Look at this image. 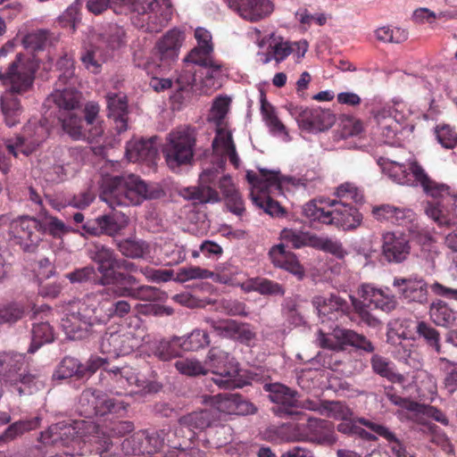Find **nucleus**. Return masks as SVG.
Instances as JSON below:
<instances>
[{"instance_id": "0e129e2a", "label": "nucleus", "mask_w": 457, "mask_h": 457, "mask_svg": "<svg viewBox=\"0 0 457 457\" xmlns=\"http://www.w3.org/2000/svg\"><path fill=\"white\" fill-rule=\"evenodd\" d=\"M176 369L184 375L195 377L199 375H206L209 371L201 361L195 359H185L177 361Z\"/></svg>"}, {"instance_id": "4d7b16f0", "label": "nucleus", "mask_w": 457, "mask_h": 457, "mask_svg": "<svg viewBox=\"0 0 457 457\" xmlns=\"http://www.w3.org/2000/svg\"><path fill=\"white\" fill-rule=\"evenodd\" d=\"M230 99L228 97H218L214 100L211 108L208 120L213 121L219 129L225 130L221 126L228 113Z\"/></svg>"}, {"instance_id": "aec40b11", "label": "nucleus", "mask_w": 457, "mask_h": 457, "mask_svg": "<svg viewBox=\"0 0 457 457\" xmlns=\"http://www.w3.org/2000/svg\"><path fill=\"white\" fill-rule=\"evenodd\" d=\"M136 346V339L130 333L105 332L100 341L101 352L112 357L129 354Z\"/></svg>"}, {"instance_id": "c9c22d12", "label": "nucleus", "mask_w": 457, "mask_h": 457, "mask_svg": "<svg viewBox=\"0 0 457 457\" xmlns=\"http://www.w3.org/2000/svg\"><path fill=\"white\" fill-rule=\"evenodd\" d=\"M336 337L342 340L344 351L347 346H352L358 351H362L367 353H372L375 351L374 345L368 337L353 329L345 328V330H337Z\"/></svg>"}, {"instance_id": "09e8293b", "label": "nucleus", "mask_w": 457, "mask_h": 457, "mask_svg": "<svg viewBox=\"0 0 457 457\" xmlns=\"http://www.w3.org/2000/svg\"><path fill=\"white\" fill-rule=\"evenodd\" d=\"M370 364L372 370L380 377L385 378L393 383L402 382L403 378V376L394 370L391 361L386 358L378 354H374L370 359Z\"/></svg>"}, {"instance_id": "7ed1b4c3", "label": "nucleus", "mask_w": 457, "mask_h": 457, "mask_svg": "<svg viewBox=\"0 0 457 457\" xmlns=\"http://www.w3.org/2000/svg\"><path fill=\"white\" fill-rule=\"evenodd\" d=\"M90 298L72 305L71 311L62 320V327L66 336L71 340H81L96 331V327L104 325L99 305L89 303Z\"/></svg>"}, {"instance_id": "a18cd8bd", "label": "nucleus", "mask_w": 457, "mask_h": 457, "mask_svg": "<svg viewBox=\"0 0 457 457\" xmlns=\"http://www.w3.org/2000/svg\"><path fill=\"white\" fill-rule=\"evenodd\" d=\"M104 371L115 388L125 389L137 381L135 372L129 366L112 367Z\"/></svg>"}, {"instance_id": "c85d7f7f", "label": "nucleus", "mask_w": 457, "mask_h": 457, "mask_svg": "<svg viewBox=\"0 0 457 457\" xmlns=\"http://www.w3.org/2000/svg\"><path fill=\"white\" fill-rule=\"evenodd\" d=\"M179 195L194 204H215L221 201L217 190L209 185L200 183L197 187H185L178 190Z\"/></svg>"}, {"instance_id": "f704fd0d", "label": "nucleus", "mask_w": 457, "mask_h": 457, "mask_svg": "<svg viewBox=\"0 0 457 457\" xmlns=\"http://www.w3.org/2000/svg\"><path fill=\"white\" fill-rule=\"evenodd\" d=\"M412 162H416L415 160L410 161L408 164L403 162L393 161V160H384L381 163L383 171L388 175L395 182L400 185H407L413 186L415 185V179H412V176L408 171L410 170V163Z\"/></svg>"}, {"instance_id": "cd10ccee", "label": "nucleus", "mask_w": 457, "mask_h": 457, "mask_svg": "<svg viewBox=\"0 0 457 457\" xmlns=\"http://www.w3.org/2000/svg\"><path fill=\"white\" fill-rule=\"evenodd\" d=\"M108 117L112 119L117 132L122 133L128 129V103L125 96L115 93L106 96Z\"/></svg>"}, {"instance_id": "a211bd4d", "label": "nucleus", "mask_w": 457, "mask_h": 457, "mask_svg": "<svg viewBox=\"0 0 457 457\" xmlns=\"http://www.w3.org/2000/svg\"><path fill=\"white\" fill-rule=\"evenodd\" d=\"M411 253L409 239L402 233L386 232L382 236V255L388 262L401 263Z\"/></svg>"}, {"instance_id": "680f3d73", "label": "nucleus", "mask_w": 457, "mask_h": 457, "mask_svg": "<svg viewBox=\"0 0 457 457\" xmlns=\"http://www.w3.org/2000/svg\"><path fill=\"white\" fill-rule=\"evenodd\" d=\"M204 321L221 337L233 339L237 321L234 320H213L205 318Z\"/></svg>"}, {"instance_id": "58836bf2", "label": "nucleus", "mask_w": 457, "mask_h": 457, "mask_svg": "<svg viewBox=\"0 0 457 457\" xmlns=\"http://www.w3.org/2000/svg\"><path fill=\"white\" fill-rule=\"evenodd\" d=\"M0 109L4 123L12 128L21 123L23 108L20 100L13 96H5L0 100Z\"/></svg>"}, {"instance_id": "72a5a7b5", "label": "nucleus", "mask_w": 457, "mask_h": 457, "mask_svg": "<svg viewBox=\"0 0 457 457\" xmlns=\"http://www.w3.org/2000/svg\"><path fill=\"white\" fill-rule=\"evenodd\" d=\"M239 372V363L233 357L228 363L221 366L220 370H215L212 372L215 375L212 380L220 388L231 389L239 387L240 384L237 381Z\"/></svg>"}, {"instance_id": "2eb2a0df", "label": "nucleus", "mask_w": 457, "mask_h": 457, "mask_svg": "<svg viewBox=\"0 0 457 457\" xmlns=\"http://www.w3.org/2000/svg\"><path fill=\"white\" fill-rule=\"evenodd\" d=\"M393 286L408 303L426 304L428 302V283L422 277L411 275L408 278H395Z\"/></svg>"}, {"instance_id": "f3484780", "label": "nucleus", "mask_w": 457, "mask_h": 457, "mask_svg": "<svg viewBox=\"0 0 457 457\" xmlns=\"http://www.w3.org/2000/svg\"><path fill=\"white\" fill-rule=\"evenodd\" d=\"M83 426V420H62L42 432L40 440L44 444L62 442L63 445H67L82 436Z\"/></svg>"}, {"instance_id": "6e6552de", "label": "nucleus", "mask_w": 457, "mask_h": 457, "mask_svg": "<svg viewBox=\"0 0 457 457\" xmlns=\"http://www.w3.org/2000/svg\"><path fill=\"white\" fill-rule=\"evenodd\" d=\"M88 256L98 264L97 271L100 277L96 279V285L114 287L122 278H126V272L115 270L118 256L112 248L100 243H94L88 249Z\"/></svg>"}, {"instance_id": "f257e3e1", "label": "nucleus", "mask_w": 457, "mask_h": 457, "mask_svg": "<svg viewBox=\"0 0 457 457\" xmlns=\"http://www.w3.org/2000/svg\"><path fill=\"white\" fill-rule=\"evenodd\" d=\"M165 195L159 184H147L135 174H127L106 179L100 198L114 209L117 206L139 205L144 201L161 199Z\"/></svg>"}, {"instance_id": "2f4dec72", "label": "nucleus", "mask_w": 457, "mask_h": 457, "mask_svg": "<svg viewBox=\"0 0 457 457\" xmlns=\"http://www.w3.org/2000/svg\"><path fill=\"white\" fill-rule=\"evenodd\" d=\"M23 136H17L8 141L21 150V153L28 155L29 151L22 148L28 141L32 145H39L46 137V129L41 124L29 123L23 129Z\"/></svg>"}, {"instance_id": "f8f14e48", "label": "nucleus", "mask_w": 457, "mask_h": 457, "mask_svg": "<svg viewBox=\"0 0 457 457\" xmlns=\"http://www.w3.org/2000/svg\"><path fill=\"white\" fill-rule=\"evenodd\" d=\"M126 278H122L116 286L109 287L106 292L113 294L115 296H129L133 299L147 302H155L162 299V292L151 286H137V278L127 273Z\"/></svg>"}, {"instance_id": "79ce46f5", "label": "nucleus", "mask_w": 457, "mask_h": 457, "mask_svg": "<svg viewBox=\"0 0 457 457\" xmlns=\"http://www.w3.org/2000/svg\"><path fill=\"white\" fill-rule=\"evenodd\" d=\"M195 37L197 41V46L194 47L186 58V61H191L197 58L212 55L213 46L212 43L211 33L204 28H197L195 30Z\"/></svg>"}, {"instance_id": "de8ad7c7", "label": "nucleus", "mask_w": 457, "mask_h": 457, "mask_svg": "<svg viewBox=\"0 0 457 457\" xmlns=\"http://www.w3.org/2000/svg\"><path fill=\"white\" fill-rule=\"evenodd\" d=\"M117 248L123 256L131 259L144 258L149 253V245L145 241L131 238L120 240Z\"/></svg>"}, {"instance_id": "603ef678", "label": "nucleus", "mask_w": 457, "mask_h": 457, "mask_svg": "<svg viewBox=\"0 0 457 457\" xmlns=\"http://www.w3.org/2000/svg\"><path fill=\"white\" fill-rule=\"evenodd\" d=\"M281 239L287 244H290L294 248H301L305 245H313L315 236L303 233L298 230L284 228L280 234Z\"/></svg>"}, {"instance_id": "3c124183", "label": "nucleus", "mask_w": 457, "mask_h": 457, "mask_svg": "<svg viewBox=\"0 0 457 457\" xmlns=\"http://www.w3.org/2000/svg\"><path fill=\"white\" fill-rule=\"evenodd\" d=\"M415 331L419 338H421L428 346L437 353H441L440 334L434 327L425 321H419Z\"/></svg>"}, {"instance_id": "20e7f679", "label": "nucleus", "mask_w": 457, "mask_h": 457, "mask_svg": "<svg viewBox=\"0 0 457 457\" xmlns=\"http://www.w3.org/2000/svg\"><path fill=\"white\" fill-rule=\"evenodd\" d=\"M358 295L362 300L349 295L353 308L361 320L372 328L378 326L380 321L369 311L370 305H374L375 309L390 312L398 304L395 295L388 294L383 289L377 288L370 284H362L358 288Z\"/></svg>"}, {"instance_id": "bb28decb", "label": "nucleus", "mask_w": 457, "mask_h": 457, "mask_svg": "<svg viewBox=\"0 0 457 457\" xmlns=\"http://www.w3.org/2000/svg\"><path fill=\"white\" fill-rule=\"evenodd\" d=\"M157 139V137H152L129 141L126 148L127 158L133 162H153L158 154Z\"/></svg>"}, {"instance_id": "6ab92c4d", "label": "nucleus", "mask_w": 457, "mask_h": 457, "mask_svg": "<svg viewBox=\"0 0 457 457\" xmlns=\"http://www.w3.org/2000/svg\"><path fill=\"white\" fill-rule=\"evenodd\" d=\"M304 428V432L301 434L300 440L321 445H332L337 441L333 424L328 420L309 418Z\"/></svg>"}, {"instance_id": "9b49d317", "label": "nucleus", "mask_w": 457, "mask_h": 457, "mask_svg": "<svg viewBox=\"0 0 457 457\" xmlns=\"http://www.w3.org/2000/svg\"><path fill=\"white\" fill-rule=\"evenodd\" d=\"M0 80L10 86L12 93L23 94L32 87L34 71L23 62V54H18L4 71L0 70Z\"/></svg>"}, {"instance_id": "13d9d810", "label": "nucleus", "mask_w": 457, "mask_h": 457, "mask_svg": "<svg viewBox=\"0 0 457 457\" xmlns=\"http://www.w3.org/2000/svg\"><path fill=\"white\" fill-rule=\"evenodd\" d=\"M48 41V31L37 29L28 33L22 38V46L30 52L40 51L45 48Z\"/></svg>"}, {"instance_id": "4be33fe9", "label": "nucleus", "mask_w": 457, "mask_h": 457, "mask_svg": "<svg viewBox=\"0 0 457 457\" xmlns=\"http://www.w3.org/2000/svg\"><path fill=\"white\" fill-rule=\"evenodd\" d=\"M81 93L74 87H58L46 99L45 105L58 110V114L73 112L80 108Z\"/></svg>"}, {"instance_id": "5701e85b", "label": "nucleus", "mask_w": 457, "mask_h": 457, "mask_svg": "<svg viewBox=\"0 0 457 457\" xmlns=\"http://www.w3.org/2000/svg\"><path fill=\"white\" fill-rule=\"evenodd\" d=\"M410 170L415 181L421 186L426 195L438 201L451 199L450 187L430 179L418 162H411Z\"/></svg>"}, {"instance_id": "ea45409f", "label": "nucleus", "mask_w": 457, "mask_h": 457, "mask_svg": "<svg viewBox=\"0 0 457 457\" xmlns=\"http://www.w3.org/2000/svg\"><path fill=\"white\" fill-rule=\"evenodd\" d=\"M212 147L215 152L223 156H228L230 162L238 167L239 158L236 151V146L229 131L219 129L218 135L213 139Z\"/></svg>"}, {"instance_id": "7c9ffc66", "label": "nucleus", "mask_w": 457, "mask_h": 457, "mask_svg": "<svg viewBox=\"0 0 457 457\" xmlns=\"http://www.w3.org/2000/svg\"><path fill=\"white\" fill-rule=\"evenodd\" d=\"M217 418L218 412L215 409H204L182 416L179 422L182 428H188L189 430H204L212 427L217 420Z\"/></svg>"}, {"instance_id": "bf43d9fd", "label": "nucleus", "mask_w": 457, "mask_h": 457, "mask_svg": "<svg viewBox=\"0 0 457 457\" xmlns=\"http://www.w3.org/2000/svg\"><path fill=\"white\" fill-rule=\"evenodd\" d=\"M24 307L16 302L0 303V323H15L22 318Z\"/></svg>"}, {"instance_id": "b1692460", "label": "nucleus", "mask_w": 457, "mask_h": 457, "mask_svg": "<svg viewBox=\"0 0 457 457\" xmlns=\"http://www.w3.org/2000/svg\"><path fill=\"white\" fill-rule=\"evenodd\" d=\"M271 262L278 268L284 269L295 276L298 280H302L305 276L303 267L300 264L296 255L286 249V245L281 243L272 246L269 252Z\"/></svg>"}, {"instance_id": "f03ea898", "label": "nucleus", "mask_w": 457, "mask_h": 457, "mask_svg": "<svg viewBox=\"0 0 457 457\" xmlns=\"http://www.w3.org/2000/svg\"><path fill=\"white\" fill-rule=\"evenodd\" d=\"M303 215L312 228L320 225H333L344 230L359 227L362 220L361 213L353 206L337 200L316 198L303 206Z\"/></svg>"}, {"instance_id": "69168bd1", "label": "nucleus", "mask_w": 457, "mask_h": 457, "mask_svg": "<svg viewBox=\"0 0 457 457\" xmlns=\"http://www.w3.org/2000/svg\"><path fill=\"white\" fill-rule=\"evenodd\" d=\"M232 358L228 353L219 347H212L206 355L204 364L209 367L212 373L215 370H220V367L228 363Z\"/></svg>"}, {"instance_id": "423d86ee", "label": "nucleus", "mask_w": 457, "mask_h": 457, "mask_svg": "<svg viewBox=\"0 0 457 457\" xmlns=\"http://www.w3.org/2000/svg\"><path fill=\"white\" fill-rule=\"evenodd\" d=\"M246 179L248 182L258 190L257 194H255L253 190L251 192V199L253 203L272 217L283 216L285 209L278 201L273 200L268 195V192L272 188L276 190L281 189L279 172L266 169H260L259 174L248 171Z\"/></svg>"}, {"instance_id": "0eeeda50", "label": "nucleus", "mask_w": 457, "mask_h": 457, "mask_svg": "<svg viewBox=\"0 0 457 457\" xmlns=\"http://www.w3.org/2000/svg\"><path fill=\"white\" fill-rule=\"evenodd\" d=\"M24 357L13 353H0V381L10 385L19 395L31 394L36 386V376L24 368Z\"/></svg>"}, {"instance_id": "49530a36", "label": "nucleus", "mask_w": 457, "mask_h": 457, "mask_svg": "<svg viewBox=\"0 0 457 457\" xmlns=\"http://www.w3.org/2000/svg\"><path fill=\"white\" fill-rule=\"evenodd\" d=\"M58 120L62 123L63 131L74 140H81L85 137V129L82 127L81 117L75 112L58 114Z\"/></svg>"}, {"instance_id": "ddd939ff", "label": "nucleus", "mask_w": 457, "mask_h": 457, "mask_svg": "<svg viewBox=\"0 0 457 457\" xmlns=\"http://www.w3.org/2000/svg\"><path fill=\"white\" fill-rule=\"evenodd\" d=\"M184 39L181 30L172 29L155 43L154 54L161 66L169 67L178 60Z\"/></svg>"}, {"instance_id": "e2e57ef3", "label": "nucleus", "mask_w": 457, "mask_h": 457, "mask_svg": "<svg viewBox=\"0 0 457 457\" xmlns=\"http://www.w3.org/2000/svg\"><path fill=\"white\" fill-rule=\"evenodd\" d=\"M33 428V422L30 420H19L11 424L1 435L0 444L8 443L22 436L25 432Z\"/></svg>"}, {"instance_id": "1a4fd4ad", "label": "nucleus", "mask_w": 457, "mask_h": 457, "mask_svg": "<svg viewBox=\"0 0 457 457\" xmlns=\"http://www.w3.org/2000/svg\"><path fill=\"white\" fill-rule=\"evenodd\" d=\"M264 390L269 393V399L276 404L273 412L280 418L301 420L304 412L300 411L302 404L299 394L281 383L264 385Z\"/></svg>"}, {"instance_id": "8fccbe9b", "label": "nucleus", "mask_w": 457, "mask_h": 457, "mask_svg": "<svg viewBox=\"0 0 457 457\" xmlns=\"http://www.w3.org/2000/svg\"><path fill=\"white\" fill-rule=\"evenodd\" d=\"M99 390L87 388L79 395L78 409L85 418H93L97 414V400Z\"/></svg>"}, {"instance_id": "864d4df0", "label": "nucleus", "mask_w": 457, "mask_h": 457, "mask_svg": "<svg viewBox=\"0 0 457 457\" xmlns=\"http://www.w3.org/2000/svg\"><path fill=\"white\" fill-rule=\"evenodd\" d=\"M98 396L96 416H104L108 413H120L126 411L127 404L124 402L111 398L101 391H99Z\"/></svg>"}, {"instance_id": "774afa93", "label": "nucleus", "mask_w": 457, "mask_h": 457, "mask_svg": "<svg viewBox=\"0 0 457 457\" xmlns=\"http://www.w3.org/2000/svg\"><path fill=\"white\" fill-rule=\"evenodd\" d=\"M42 235L48 232L53 237H61L68 231L65 224L55 217L44 215L39 219Z\"/></svg>"}, {"instance_id": "338daca9", "label": "nucleus", "mask_w": 457, "mask_h": 457, "mask_svg": "<svg viewBox=\"0 0 457 457\" xmlns=\"http://www.w3.org/2000/svg\"><path fill=\"white\" fill-rule=\"evenodd\" d=\"M214 277V273L209 270L202 269L197 266H189L180 268L177 272V280L186 282L191 279H204Z\"/></svg>"}, {"instance_id": "473e14b6", "label": "nucleus", "mask_w": 457, "mask_h": 457, "mask_svg": "<svg viewBox=\"0 0 457 457\" xmlns=\"http://www.w3.org/2000/svg\"><path fill=\"white\" fill-rule=\"evenodd\" d=\"M357 422L370 428L378 436L386 439L391 445V450L396 457H407V453L402 442L388 428L382 424L376 423L365 418H359Z\"/></svg>"}, {"instance_id": "e433bc0d", "label": "nucleus", "mask_w": 457, "mask_h": 457, "mask_svg": "<svg viewBox=\"0 0 457 457\" xmlns=\"http://www.w3.org/2000/svg\"><path fill=\"white\" fill-rule=\"evenodd\" d=\"M31 343L28 353H34L42 345L54 340V331L48 321L34 322L31 328Z\"/></svg>"}, {"instance_id": "4c0bfd02", "label": "nucleus", "mask_w": 457, "mask_h": 457, "mask_svg": "<svg viewBox=\"0 0 457 457\" xmlns=\"http://www.w3.org/2000/svg\"><path fill=\"white\" fill-rule=\"evenodd\" d=\"M99 224L103 234L109 237H115L125 229L129 223L128 215L121 212H114L99 216Z\"/></svg>"}, {"instance_id": "393cba45", "label": "nucleus", "mask_w": 457, "mask_h": 457, "mask_svg": "<svg viewBox=\"0 0 457 457\" xmlns=\"http://www.w3.org/2000/svg\"><path fill=\"white\" fill-rule=\"evenodd\" d=\"M109 287H111V286H106L105 288L99 291L102 295H106L109 296L102 299L98 303L104 324L111 319L123 318L131 311V304L129 301L119 299L121 296H115L112 292H106Z\"/></svg>"}, {"instance_id": "c756f323", "label": "nucleus", "mask_w": 457, "mask_h": 457, "mask_svg": "<svg viewBox=\"0 0 457 457\" xmlns=\"http://www.w3.org/2000/svg\"><path fill=\"white\" fill-rule=\"evenodd\" d=\"M375 119L384 138V143L390 145H400L401 138L399 135L402 132V125L392 117L390 111H379L375 115Z\"/></svg>"}, {"instance_id": "4468645a", "label": "nucleus", "mask_w": 457, "mask_h": 457, "mask_svg": "<svg viewBox=\"0 0 457 457\" xmlns=\"http://www.w3.org/2000/svg\"><path fill=\"white\" fill-rule=\"evenodd\" d=\"M295 120L301 129L316 133L330 129L336 116L329 109L304 108L297 113Z\"/></svg>"}, {"instance_id": "412c9836", "label": "nucleus", "mask_w": 457, "mask_h": 457, "mask_svg": "<svg viewBox=\"0 0 457 457\" xmlns=\"http://www.w3.org/2000/svg\"><path fill=\"white\" fill-rule=\"evenodd\" d=\"M228 5L240 17L251 22L268 17L274 9L270 0H233Z\"/></svg>"}, {"instance_id": "a878e982", "label": "nucleus", "mask_w": 457, "mask_h": 457, "mask_svg": "<svg viewBox=\"0 0 457 457\" xmlns=\"http://www.w3.org/2000/svg\"><path fill=\"white\" fill-rule=\"evenodd\" d=\"M188 62L202 68L201 76L204 87L214 89L220 87L222 78L225 75L221 62L214 60L212 55L195 58Z\"/></svg>"}, {"instance_id": "c03bdc74", "label": "nucleus", "mask_w": 457, "mask_h": 457, "mask_svg": "<svg viewBox=\"0 0 457 457\" xmlns=\"http://www.w3.org/2000/svg\"><path fill=\"white\" fill-rule=\"evenodd\" d=\"M429 315L437 326L450 327L456 321V313L441 300L431 303Z\"/></svg>"}, {"instance_id": "39448f33", "label": "nucleus", "mask_w": 457, "mask_h": 457, "mask_svg": "<svg viewBox=\"0 0 457 457\" xmlns=\"http://www.w3.org/2000/svg\"><path fill=\"white\" fill-rule=\"evenodd\" d=\"M196 143L195 129L190 126L178 127L166 137L162 153L167 165L175 170L191 163Z\"/></svg>"}, {"instance_id": "37998d69", "label": "nucleus", "mask_w": 457, "mask_h": 457, "mask_svg": "<svg viewBox=\"0 0 457 457\" xmlns=\"http://www.w3.org/2000/svg\"><path fill=\"white\" fill-rule=\"evenodd\" d=\"M175 342L185 351H198L208 346L211 340L206 331L195 329L186 337H176Z\"/></svg>"}, {"instance_id": "052dcab7", "label": "nucleus", "mask_w": 457, "mask_h": 457, "mask_svg": "<svg viewBox=\"0 0 457 457\" xmlns=\"http://www.w3.org/2000/svg\"><path fill=\"white\" fill-rule=\"evenodd\" d=\"M177 337L171 340L162 339L154 347V354L161 361H169L179 354L178 342H175Z\"/></svg>"}, {"instance_id": "9d476101", "label": "nucleus", "mask_w": 457, "mask_h": 457, "mask_svg": "<svg viewBox=\"0 0 457 457\" xmlns=\"http://www.w3.org/2000/svg\"><path fill=\"white\" fill-rule=\"evenodd\" d=\"M9 222V234L14 244L24 253H36L42 241L39 219L26 215L10 220Z\"/></svg>"}, {"instance_id": "5fc2aeb1", "label": "nucleus", "mask_w": 457, "mask_h": 457, "mask_svg": "<svg viewBox=\"0 0 457 457\" xmlns=\"http://www.w3.org/2000/svg\"><path fill=\"white\" fill-rule=\"evenodd\" d=\"M252 287L253 291L262 295L283 296L286 292L282 285L264 278L253 280Z\"/></svg>"}, {"instance_id": "6e6d98bb", "label": "nucleus", "mask_w": 457, "mask_h": 457, "mask_svg": "<svg viewBox=\"0 0 457 457\" xmlns=\"http://www.w3.org/2000/svg\"><path fill=\"white\" fill-rule=\"evenodd\" d=\"M376 38L383 43L400 44L407 40L408 33L401 28L384 26L375 30Z\"/></svg>"}, {"instance_id": "dca6fc26", "label": "nucleus", "mask_w": 457, "mask_h": 457, "mask_svg": "<svg viewBox=\"0 0 457 457\" xmlns=\"http://www.w3.org/2000/svg\"><path fill=\"white\" fill-rule=\"evenodd\" d=\"M312 303L323 323L336 320L338 313L349 314L353 307L352 303L350 304L345 298L335 293L329 294L328 296L316 295L312 298Z\"/></svg>"}, {"instance_id": "a19ab883", "label": "nucleus", "mask_w": 457, "mask_h": 457, "mask_svg": "<svg viewBox=\"0 0 457 457\" xmlns=\"http://www.w3.org/2000/svg\"><path fill=\"white\" fill-rule=\"evenodd\" d=\"M76 377L83 378L82 362L74 357L65 356L53 373L54 380H64Z\"/></svg>"}]
</instances>
